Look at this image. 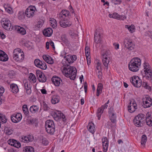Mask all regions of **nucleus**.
Instances as JSON below:
<instances>
[{
    "label": "nucleus",
    "mask_w": 152,
    "mask_h": 152,
    "mask_svg": "<svg viewBox=\"0 0 152 152\" xmlns=\"http://www.w3.org/2000/svg\"><path fill=\"white\" fill-rule=\"evenodd\" d=\"M77 59L75 55H68L64 56L62 61L64 66L61 68V70L64 75L66 77H69L71 80H74L76 77L77 69L73 66H69Z\"/></svg>",
    "instance_id": "nucleus-1"
},
{
    "label": "nucleus",
    "mask_w": 152,
    "mask_h": 152,
    "mask_svg": "<svg viewBox=\"0 0 152 152\" xmlns=\"http://www.w3.org/2000/svg\"><path fill=\"white\" fill-rule=\"evenodd\" d=\"M141 65V61L140 58L135 57L131 59L129 64V68L133 72L138 71Z\"/></svg>",
    "instance_id": "nucleus-2"
},
{
    "label": "nucleus",
    "mask_w": 152,
    "mask_h": 152,
    "mask_svg": "<svg viewBox=\"0 0 152 152\" xmlns=\"http://www.w3.org/2000/svg\"><path fill=\"white\" fill-rule=\"evenodd\" d=\"M146 115L142 113L138 114L135 116L133 120L134 125L137 127H141L143 126V123L145 122Z\"/></svg>",
    "instance_id": "nucleus-3"
},
{
    "label": "nucleus",
    "mask_w": 152,
    "mask_h": 152,
    "mask_svg": "<svg viewBox=\"0 0 152 152\" xmlns=\"http://www.w3.org/2000/svg\"><path fill=\"white\" fill-rule=\"evenodd\" d=\"M45 127L47 132L51 134L55 131V126L53 121L50 120H47L45 124Z\"/></svg>",
    "instance_id": "nucleus-4"
},
{
    "label": "nucleus",
    "mask_w": 152,
    "mask_h": 152,
    "mask_svg": "<svg viewBox=\"0 0 152 152\" xmlns=\"http://www.w3.org/2000/svg\"><path fill=\"white\" fill-rule=\"evenodd\" d=\"M21 50L19 48L15 49L13 52V59L17 61H20L24 59V53L21 52Z\"/></svg>",
    "instance_id": "nucleus-5"
},
{
    "label": "nucleus",
    "mask_w": 152,
    "mask_h": 152,
    "mask_svg": "<svg viewBox=\"0 0 152 152\" xmlns=\"http://www.w3.org/2000/svg\"><path fill=\"white\" fill-rule=\"evenodd\" d=\"M124 44L125 48L128 50H132L134 49L135 45L132 42V41L128 37L126 38L124 40Z\"/></svg>",
    "instance_id": "nucleus-6"
},
{
    "label": "nucleus",
    "mask_w": 152,
    "mask_h": 152,
    "mask_svg": "<svg viewBox=\"0 0 152 152\" xmlns=\"http://www.w3.org/2000/svg\"><path fill=\"white\" fill-rule=\"evenodd\" d=\"M1 23L3 28L7 30H12L13 28V27L12 26L10 21L7 18H2Z\"/></svg>",
    "instance_id": "nucleus-7"
},
{
    "label": "nucleus",
    "mask_w": 152,
    "mask_h": 152,
    "mask_svg": "<svg viewBox=\"0 0 152 152\" xmlns=\"http://www.w3.org/2000/svg\"><path fill=\"white\" fill-rule=\"evenodd\" d=\"M36 9L35 6H30L27 8L25 11V15L28 18L33 17Z\"/></svg>",
    "instance_id": "nucleus-8"
},
{
    "label": "nucleus",
    "mask_w": 152,
    "mask_h": 152,
    "mask_svg": "<svg viewBox=\"0 0 152 152\" xmlns=\"http://www.w3.org/2000/svg\"><path fill=\"white\" fill-rule=\"evenodd\" d=\"M34 63L36 66L42 69L45 70L47 68V66L46 63L38 59L35 60Z\"/></svg>",
    "instance_id": "nucleus-9"
},
{
    "label": "nucleus",
    "mask_w": 152,
    "mask_h": 152,
    "mask_svg": "<svg viewBox=\"0 0 152 152\" xmlns=\"http://www.w3.org/2000/svg\"><path fill=\"white\" fill-rule=\"evenodd\" d=\"M102 60L105 69L107 70L108 69V64L110 60V57H108L107 52H105L102 56Z\"/></svg>",
    "instance_id": "nucleus-10"
},
{
    "label": "nucleus",
    "mask_w": 152,
    "mask_h": 152,
    "mask_svg": "<svg viewBox=\"0 0 152 152\" xmlns=\"http://www.w3.org/2000/svg\"><path fill=\"white\" fill-rule=\"evenodd\" d=\"M59 26L63 28L69 27L71 26L72 23L70 21L62 18L59 22Z\"/></svg>",
    "instance_id": "nucleus-11"
},
{
    "label": "nucleus",
    "mask_w": 152,
    "mask_h": 152,
    "mask_svg": "<svg viewBox=\"0 0 152 152\" xmlns=\"http://www.w3.org/2000/svg\"><path fill=\"white\" fill-rule=\"evenodd\" d=\"M103 151L104 152H106L108 150L109 146V141L106 137H104L102 139Z\"/></svg>",
    "instance_id": "nucleus-12"
},
{
    "label": "nucleus",
    "mask_w": 152,
    "mask_h": 152,
    "mask_svg": "<svg viewBox=\"0 0 152 152\" xmlns=\"http://www.w3.org/2000/svg\"><path fill=\"white\" fill-rule=\"evenodd\" d=\"M110 119L111 121V122L108 121L107 122V125L110 126L111 127L113 126H115L116 123V116L115 114H112L109 115Z\"/></svg>",
    "instance_id": "nucleus-13"
},
{
    "label": "nucleus",
    "mask_w": 152,
    "mask_h": 152,
    "mask_svg": "<svg viewBox=\"0 0 152 152\" xmlns=\"http://www.w3.org/2000/svg\"><path fill=\"white\" fill-rule=\"evenodd\" d=\"M137 108V105L135 101H134L132 103L131 102L128 106V110L130 113L134 112Z\"/></svg>",
    "instance_id": "nucleus-14"
},
{
    "label": "nucleus",
    "mask_w": 152,
    "mask_h": 152,
    "mask_svg": "<svg viewBox=\"0 0 152 152\" xmlns=\"http://www.w3.org/2000/svg\"><path fill=\"white\" fill-rule=\"evenodd\" d=\"M58 121L65 123L66 121V118L62 112L58 110Z\"/></svg>",
    "instance_id": "nucleus-15"
},
{
    "label": "nucleus",
    "mask_w": 152,
    "mask_h": 152,
    "mask_svg": "<svg viewBox=\"0 0 152 152\" xmlns=\"http://www.w3.org/2000/svg\"><path fill=\"white\" fill-rule=\"evenodd\" d=\"M22 115L21 114L18 113L16 114L12 115L11 117V119L12 122L16 123L20 121L21 119Z\"/></svg>",
    "instance_id": "nucleus-16"
},
{
    "label": "nucleus",
    "mask_w": 152,
    "mask_h": 152,
    "mask_svg": "<svg viewBox=\"0 0 152 152\" xmlns=\"http://www.w3.org/2000/svg\"><path fill=\"white\" fill-rule=\"evenodd\" d=\"M33 140L34 137L31 135H29L27 136H22L20 139V140L21 142L25 143H28L29 142H32Z\"/></svg>",
    "instance_id": "nucleus-17"
},
{
    "label": "nucleus",
    "mask_w": 152,
    "mask_h": 152,
    "mask_svg": "<svg viewBox=\"0 0 152 152\" xmlns=\"http://www.w3.org/2000/svg\"><path fill=\"white\" fill-rule=\"evenodd\" d=\"M59 41L64 43L66 45L69 46L70 45V42L68 40L66 35L65 34H62L61 37H59Z\"/></svg>",
    "instance_id": "nucleus-18"
},
{
    "label": "nucleus",
    "mask_w": 152,
    "mask_h": 152,
    "mask_svg": "<svg viewBox=\"0 0 152 152\" xmlns=\"http://www.w3.org/2000/svg\"><path fill=\"white\" fill-rule=\"evenodd\" d=\"M146 122L147 125L149 126H152V118L151 117V115L148 113L145 119V122Z\"/></svg>",
    "instance_id": "nucleus-19"
},
{
    "label": "nucleus",
    "mask_w": 152,
    "mask_h": 152,
    "mask_svg": "<svg viewBox=\"0 0 152 152\" xmlns=\"http://www.w3.org/2000/svg\"><path fill=\"white\" fill-rule=\"evenodd\" d=\"M103 88V85L102 83H99L98 84L96 90V96L99 97L102 93Z\"/></svg>",
    "instance_id": "nucleus-20"
},
{
    "label": "nucleus",
    "mask_w": 152,
    "mask_h": 152,
    "mask_svg": "<svg viewBox=\"0 0 152 152\" xmlns=\"http://www.w3.org/2000/svg\"><path fill=\"white\" fill-rule=\"evenodd\" d=\"M87 128L88 131L92 134H94L95 132V128L94 124L92 122L89 123Z\"/></svg>",
    "instance_id": "nucleus-21"
},
{
    "label": "nucleus",
    "mask_w": 152,
    "mask_h": 152,
    "mask_svg": "<svg viewBox=\"0 0 152 152\" xmlns=\"http://www.w3.org/2000/svg\"><path fill=\"white\" fill-rule=\"evenodd\" d=\"M53 33V30L50 28L45 29L43 31V35L46 37H50Z\"/></svg>",
    "instance_id": "nucleus-22"
},
{
    "label": "nucleus",
    "mask_w": 152,
    "mask_h": 152,
    "mask_svg": "<svg viewBox=\"0 0 152 152\" xmlns=\"http://www.w3.org/2000/svg\"><path fill=\"white\" fill-rule=\"evenodd\" d=\"M14 28L18 33L22 35H24L26 34V31L23 27H21L18 26H15Z\"/></svg>",
    "instance_id": "nucleus-23"
},
{
    "label": "nucleus",
    "mask_w": 152,
    "mask_h": 152,
    "mask_svg": "<svg viewBox=\"0 0 152 152\" xmlns=\"http://www.w3.org/2000/svg\"><path fill=\"white\" fill-rule=\"evenodd\" d=\"M8 59V56L3 51L0 50V61H7Z\"/></svg>",
    "instance_id": "nucleus-24"
},
{
    "label": "nucleus",
    "mask_w": 152,
    "mask_h": 152,
    "mask_svg": "<svg viewBox=\"0 0 152 152\" xmlns=\"http://www.w3.org/2000/svg\"><path fill=\"white\" fill-rule=\"evenodd\" d=\"M105 109L102 106L100 107H99L97 110L96 112V116L98 117V119L99 120H100L101 117L103 113L104 110Z\"/></svg>",
    "instance_id": "nucleus-25"
},
{
    "label": "nucleus",
    "mask_w": 152,
    "mask_h": 152,
    "mask_svg": "<svg viewBox=\"0 0 152 152\" xmlns=\"http://www.w3.org/2000/svg\"><path fill=\"white\" fill-rule=\"evenodd\" d=\"M10 88L12 91L14 93L17 94L19 91L18 85L12 83L10 84Z\"/></svg>",
    "instance_id": "nucleus-26"
},
{
    "label": "nucleus",
    "mask_w": 152,
    "mask_h": 152,
    "mask_svg": "<svg viewBox=\"0 0 152 152\" xmlns=\"http://www.w3.org/2000/svg\"><path fill=\"white\" fill-rule=\"evenodd\" d=\"M42 57L43 59L48 64H52L53 63V59L49 56L44 55Z\"/></svg>",
    "instance_id": "nucleus-27"
},
{
    "label": "nucleus",
    "mask_w": 152,
    "mask_h": 152,
    "mask_svg": "<svg viewBox=\"0 0 152 152\" xmlns=\"http://www.w3.org/2000/svg\"><path fill=\"white\" fill-rule=\"evenodd\" d=\"M143 66L145 73L152 71L151 68L148 63L145 62L143 64Z\"/></svg>",
    "instance_id": "nucleus-28"
},
{
    "label": "nucleus",
    "mask_w": 152,
    "mask_h": 152,
    "mask_svg": "<svg viewBox=\"0 0 152 152\" xmlns=\"http://www.w3.org/2000/svg\"><path fill=\"white\" fill-rule=\"evenodd\" d=\"M70 12L66 10H63L59 14L60 18H65L66 17L69 16Z\"/></svg>",
    "instance_id": "nucleus-29"
},
{
    "label": "nucleus",
    "mask_w": 152,
    "mask_h": 152,
    "mask_svg": "<svg viewBox=\"0 0 152 152\" xmlns=\"http://www.w3.org/2000/svg\"><path fill=\"white\" fill-rule=\"evenodd\" d=\"M39 107L37 105H33L31 106L29 109V111L31 113L35 114L38 112Z\"/></svg>",
    "instance_id": "nucleus-30"
},
{
    "label": "nucleus",
    "mask_w": 152,
    "mask_h": 152,
    "mask_svg": "<svg viewBox=\"0 0 152 152\" xmlns=\"http://www.w3.org/2000/svg\"><path fill=\"white\" fill-rule=\"evenodd\" d=\"M24 85L26 93L28 94H30L31 93V88L30 85L28 82H26L24 83Z\"/></svg>",
    "instance_id": "nucleus-31"
},
{
    "label": "nucleus",
    "mask_w": 152,
    "mask_h": 152,
    "mask_svg": "<svg viewBox=\"0 0 152 152\" xmlns=\"http://www.w3.org/2000/svg\"><path fill=\"white\" fill-rule=\"evenodd\" d=\"M125 27L126 28H127L131 33H133L135 31V28L134 25H131V26L125 25Z\"/></svg>",
    "instance_id": "nucleus-32"
},
{
    "label": "nucleus",
    "mask_w": 152,
    "mask_h": 152,
    "mask_svg": "<svg viewBox=\"0 0 152 152\" xmlns=\"http://www.w3.org/2000/svg\"><path fill=\"white\" fill-rule=\"evenodd\" d=\"M50 25L53 28H55L57 26V23L55 19L53 18H50Z\"/></svg>",
    "instance_id": "nucleus-33"
},
{
    "label": "nucleus",
    "mask_w": 152,
    "mask_h": 152,
    "mask_svg": "<svg viewBox=\"0 0 152 152\" xmlns=\"http://www.w3.org/2000/svg\"><path fill=\"white\" fill-rule=\"evenodd\" d=\"M23 151L25 152H34V150L32 147L26 146L24 148Z\"/></svg>",
    "instance_id": "nucleus-34"
},
{
    "label": "nucleus",
    "mask_w": 152,
    "mask_h": 152,
    "mask_svg": "<svg viewBox=\"0 0 152 152\" xmlns=\"http://www.w3.org/2000/svg\"><path fill=\"white\" fill-rule=\"evenodd\" d=\"M29 80L31 82H32L34 83L36 81V78L35 75L32 73H30L29 76Z\"/></svg>",
    "instance_id": "nucleus-35"
},
{
    "label": "nucleus",
    "mask_w": 152,
    "mask_h": 152,
    "mask_svg": "<svg viewBox=\"0 0 152 152\" xmlns=\"http://www.w3.org/2000/svg\"><path fill=\"white\" fill-rule=\"evenodd\" d=\"M134 83V86L137 88H140L142 86V81L139 77L138 79H137Z\"/></svg>",
    "instance_id": "nucleus-36"
},
{
    "label": "nucleus",
    "mask_w": 152,
    "mask_h": 152,
    "mask_svg": "<svg viewBox=\"0 0 152 152\" xmlns=\"http://www.w3.org/2000/svg\"><path fill=\"white\" fill-rule=\"evenodd\" d=\"M147 141V137L145 134L142 135L141 141V144L142 145H145Z\"/></svg>",
    "instance_id": "nucleus-37"
},
{
    "label": "nucleus",
    "mask_w": 152,
    "mask_h": 152,
    "mask_svg": "<svg viewBox=\"0 0 152 152\" xmlns=\"http://www.w3.org/2000/svg\"><path fill=\"white\" fill-rule=\"evenodd\" d=\"M143 103L142 106L145 108L150 107L152 105V102L145 101V102Z\"/></svg>",
    "instance_id": "nucleus-38"
},
{
    "label": "nucleus",
    "mask_w": 152,
    "mask_h": 152,
    "mask_svg": "<svg viewBox=\"0 0 152 152\" xmlns=\"http://www.w3.org/2000/svg\"><path fill=\"white\" fill-rule=\"evenodd\" d=\"M99 36H100V32L97 29H96L95 31L94 37V41L95 42H99V40L97 41V37Z\"/></svg>",
    "instance_id": "nucleus-39"
},
{
    "label": "nucleus",
    "mask_w": 152,
    "mask_h": 152,
    "mask_svg": "<svg viewBox=\"0 0 152 152\" xmlns=\"http://www.w3.org/2000/svg\"><path fill=\"white\" fill-rule=\"evenodd\" d=\"M142 86L144 88L149 90L151 89V87L148 85V83L147 82H143L142 83Z\"/></svg>",
    "instance_id": "nucleus-40"
},
{
    "label": "nucleus",
    "mask_w": 152,
    "mask_h": 152,
    "mask_svg": "<svg viewBox=\"0 0 152 152\" xmlns=\"http://www.w3.org/2000/svg\"><path fill=\"white\" fill-rule=\"evenodd\" d=\"M119 14L116 12H114L113 14H109L108 16L110 18L118 19Z\"/></svg>",
    "instance_id": "nucleus-41"
},
{
    "label": "nucleus",
    "mask_w": 152,
    "mask_h": 152,
    "mask_svg": "<svg viewBox=\"0 0 152 152\" xmlns=\"http://www.w3.org/2000/svg\"><path fill=\"white\" fill-rule=\"evenodd\" d=\"M139 79V77L137 76H133V77L130 78V81L131 83L132 84V85H134V83L135 82V81H136L137 79Z\"/></svg>",
    "instance_id": "nucleus-42"
},
{
    "label": "nucleus",
    "mask_w": 152,
    "mask_h": 152,
    "mask_svg": "<svg viewBox=\"0 0 152 152\" xmlns=\"http://www.w3.org/2000/svg\"><path fill=\"white\" fill-rule=\"evenodd\" d=\"M22 108L24 113L26 115H28L29 112L27 105L26 104H24L23 105Z\"/></svg>",
    "instance_id": "nucleus-43"
},
{
    "label": "nucleus",
    "mask_w": 152,
    "mask_h": 152,
    "mask_svg": "<svg viewBox=\"0 0 152 152\" xmlns=\"http://www.w3.org/2000/svg\"><path fill=\"white\" fill-rule=\"evenodd\" d=\"M146 77L148 80H151L152 79V71L145 73Z\"/></svg>",
    "instance_id": "nucleus-44"
},
{
    "label": "nucleus",
    "mask_w": 152,
    "mask_h": 152,
    "mask_svg": "<svg viewBox=\"0 0 152 152\" xmlns=\"http://www.w3.org/2000/svg\"><path fill=\"white\" fill-rule=\"evenodd\" d=\"M42 105L44 110L45 111H48L50 110V107H49V106L45 102H43L42 103Z\"/></svg>",
    "instance_id": "nucleus-45"
},
{
    "label": "nucleus",
    "mask_w": 152,
    "mask_h": 152,
    "mask_svg": "<svg viewBox=\"0 0 152 152\" xmlns=\"http://www.w3.org/2000/svg\"><path fill=\"white\" fill-rule=\"evenodd\" d=\"M4 130L5 132H6V134L8 135H11L13 132V131L11 129L8 127H5Z\"/></svg>",
    "instance_id": "nucleus-46"
},
{
    "label": "nucleus",
    "mask_w": 152,
    "mask_h": 152,
    "mask_svg": "<svg viewBox=\"0 0 152 152\" xmlns=\"http://www.w3.org/2000/svg\"><path fill=\"white\" fill-rule=\"evenodd\" d=\"M38 80L40 82L44 83L46 81L47 79L44 75L43 74L42 75V77H39Z\"/></svg>",
    "instance_id": "nucleus-47"
},
{
    "label": "nucleus",
    "mask_w": 152,
    "mask_h": 152,
    "mask_svg": "<svg viewBox=\"0 0 152 152\" xmlns=\"http://www.w3.org/2000/svg\"><path fill=\"white\" fill-rule=\"evenodd\" d=\"M16 142L17 140L13 139H10L8 141V144L13 146H14L15 143Z\"/></svg>",
    "instance_id": "nucleus-48"
},
{
    "label": "nucleus",
    "mask_w": 152,
    "mask_h": 152,
    "mask_svg": "<svg viewBox=\"0 0 152 152\" xmlns=\"http://www.w3.org/2000/svg\"><path fill=\"white\" fill-rule=\"evenodd\" d=\"M4 91V88L0 86V97L1 96ZM2 100L0 97V105L2 103Z\"/></svg>",
    "instance_id": "nucleus-49"
},
{
    "label": "nucleus",
    "mask_w": 152,
    "mask_h": 152,
    "mask_svg": "<svg viewBox=\"0 0 152 152\" xmlns=\"http://www.w3.org/2000/svg\"><path fill=\"white\" fill-rule=\"evenodd\" d=\"M53 83L56 86H57V76L56 75L53 76L51 79Z\"/></svg>",
    "instance_id": "nucleus-50"
},
{
    "label": "nucleus",
    "mask_w": 152,
    "mask_h": 152,
    "mask_svg": "<svg viewBox=\"0 0 152 152\" xmlns=\"http://www.w3.org/2000/svg\"><path fill=\"white\" fill-rule=\"evenodd\" d=\"M85 50L86 56L90 55V48L88 46H86V45Z\"/></svg>",
    "instance_id": "nucleus-51"
},
{
    "label": "nucleus",
    "mask_w": 152,
    "mask_h": 152,
    "mask_svg": "<svg viewBox=\"0 0 152 152\" xmlns=\"http://www.w3.org/2000/svg\"><path fill=\"white\" fill-rule=\"evenodd\" d=\"M44 23V21L43 20H41L38 21L36 24L35 26L38 28H40L42 27Z\"/></svg>",
    "instance_id": "nucleus-52"
},
{
    "label": "nucleus",
    "mask_w": 152,
    "mask_h": 152,
    "mask_svg": "<svg viewBox=\"0 0 152 152\" xmlns=\"http://www.w3.org/2000/svg\"><path fill=\"white\" fill-rule=\"evenodd\" d=\"M111 2L115 5L120 4L122 2L121 0H110Z\"/></svg>",
    "instance_id": "nucleus-53"
},
{
    "label": "nucleus",
    "mask_w": 152,
    "mask_h": 152,
    "mask_svg": "<svg viewBox=\"0 0 152 152\" xmlns=\"http://www.w3.org/2000/svg\"><path fill=\"white\" fill-rule=\"evenodd\" d=\"M145 101H147V102H152V99L149 96H147L145 98L143 99V102H144Z\"/></svg>",
    "instance_id": "nucleus-54"
},
{
    "label": "nucleus",
    "mask_w": 152,
    "mask_h": 152,
    "mask_svg": "<svg viewBox=\"0 0 152 152\" xmlns=\"http://www.w3.org/2000/svg\"><path fill=\"white\" fill-rule=\"evenodd\" d=\"M44 74L42 73L40 70H36V75L38 79L39 77H42V75Z\"/></svg>",
    "instance_id": "nucleus-55"
},
{
    "label": "nucleus",
    "mask_w": 152,
    "mask_h": 152,
    "mask_svg": "<svg viewBox=\"0 0 152 152\" xmlns=\"http://www.w3.org/2000/svg\"><path fill=\"white\" fill-rule=\"evenodd\" d=\"M57 96H53L52 97L51 100V103L53 104H56L57 103L56 101L57 99Z\"/></svg>",
    "instance_id": "nucleus-56"
},
{
    "label": "nucleus",
    "mask_w": 152,
    "mask_h": 152,
    "mask_svg": "<svg viewBox=\"0 0 152 152\" xmlns=\"http://www.w3.org/2000/svg\"><path fill=\"white\" fill-rule=\"evenodd\" d=\"M96 69L98 70H99L100 69H101V64L99 62V60H98L97 62L96 63Z\"/></svg>",
    "instance_id": "nucleus-57"
},
{
    "label": "nucleus",
    "mask_w": 152,
    "mask_h": 152,
    "mask_svg": "<svg viewBox=\"0 0 152 152\" xmlns=\"http://www.w3.org/2000/svg\"><path fill=\"white\" fill-rule=\"evenodd\" d=\"M118 20H124L126 18V16L124 15H119Z\"/></svg>",
    "instance_id": "nucleus-58"
},
{
    "label": "nucleus",
    "mask_w": 152,
    "mask_h": 152,
    "mask_svg": "<svg viewBox=\"0 0 152 152\" xmlns=\"http://www.w3.org/2000/svg\"><path fill=\"white\" fill-rule=\"evenodd\" d=\"M42 143L45 145H47L48 144V140L45 138H43L42 140Z\"/></svg>",
    "instance_id": "nucleus-59"
},
{
    "label": "nucleus",
    "mask_w": 152,
    "mask_h": 152,
    "mask_svg": "<svg viewBox=\"0 0 152 152\" xmlns=\"http://www.w3.org/2000/svg\"><path fill=\"white\" fill-rule=\"evenodd\" d=\"M86 58L87 60V63L88 65H89L91 63V56L90 55L86 56Z\"/></svg>",
    "instance_id": "nucleus-60"
},
{
    "label": "nucleus",
    "mask_w": 152,
    "mask_h": 152,
    "mask_svg": "<svg viewBox=\"0 0 152 152\" xmlns=\"http://www.w3.org/2000/svg\"><path fill=\"white\" fill-rule=\"evenodd\" d=\"M109 115H112V114H114V110L113 108L112 107H111L109 110L108 111Z\"/></svg>",
    "instance_id": "nucleus-61"
},
{
    "label": "nucleus",
    "mask_w": 152,
    "mask_h": 152,
    "mask_svg": "<svg viewBox=\"0 0 152 152\" xmlns=\"http://www.w3.org/2000/svg\"><path fill=\"white\" fill-rule=\"evenodd\" d=\"M62 81L60 78L58 77V86L62 85Z\"/></svg>",
    "instance_id": "nucleus-62"
},
{
    "label": "nucleus",
    "mask_w": 152,
    "mask_h": 152,
    "mask_svg": "<svg viewBox=\"0 0 152 152\" xmlns=\"http://www.w3.org/2000/svg\"><path fill=\"white\" fill-rule=\"evenodd\" d=\"M21 146V144L20 143L17 141V142L15 143L14 145V147L17 148H20Z\"/></svg>",
    "instance_id": "nucleus-63"
},
{
    "label": "nucleus",
    "mask_w": 152,
    "mask_h": 152,
    "mask_svg": "<svg viewBox=\"0 0 152 152\" xmlns=\"http://www.w3.org/2000/svg\"><path fill=\"white\" fill-rule=\"evenodd\" d=\"M58 92L61 96H64L65 95V91L60 89L58 90Z\"/></svg>",
    "instance_id": "nucleus-64"
}]
</instances>
